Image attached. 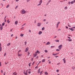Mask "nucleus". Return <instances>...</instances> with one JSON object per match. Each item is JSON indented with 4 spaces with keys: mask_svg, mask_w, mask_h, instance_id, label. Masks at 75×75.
<instances>
[{
    "mask_svg": "<svg viewBox=\"0 0 75 75\" xmlns=\"http://www.w3.org/2000/svg\"><path fill=\"white\" fill-rule=\"evenodd\" d=\"M26 11H25V10L22 9L21 11V13H22V14H25V13H26Z\"/></svg>",
    "mask_w": 75,
    "mask_h": 75,
    "instance_id": "f257e3e1",
    "label": "nucleus"
},
{
    "mask_svg": "<svg viewBox=\"0 0 75 75\" xmlns=\"http://www.w3.org/2000/svg\"><path fill=\"white\" fill-rule=\"evenodd\" d=\"M28 69L26 70V71H25H25H24L23 72L24 74H25V75H28Z\"/></svg>",
    "mask_w": 75,
    "mask_h": 75,
    "instance_id": "f03ea898",
    "label": "nucleus"
},
{
    "mask_svg": "<svg viewBox=\"0 0 75 75\" xmlns=\"http://www.w3.org/2000/svg\"><path fill=\"white\" fill-rule=\"evenodd\" d=\"M63 46L62 45H60L58 46L59 49V50H61L62 49V47Z\"/></svg>",
    "mask_w": 75,
    "mask_h": 75,
    "instance_id": "7ed1b4c3",
    "label": "nucleus"
},
{
    "mask_svg": "<svg viewBox=\"0 0 75 75\" xmlns=\"http://www.w3.org/2000/svg\"><path fill=\"white\" fill-rule=\"evenodd\" d=\"M41 25V23H38L37 24V26L38 27H40V25Z\"/></svg>",
    "mask_w": 75,
    "mask_h": 75,
    "instance_id": "20e7f679",
    "label": "nucleus"
},
{
    "mask_svg": "<svg viewBox=\"0 0 75 75\" xmlns=\"http://www.w3.org/2000/svg\"><path fill=\"white\" fill-rule=\"evenodd\" d=\"M29 50V48L28 47H27L25 51V52H27L28 51V50Z\"/></svg>",
    "mask_w": 75,
    "mask_h": 75,
    "instance_id": "39448f33",
    "label": "nucleus"
},
{
    "mask_svg": "<svg viewBox=\"0 0 75 75\" xmlns=\"http://www.w3.org/2000/svg\"><path fill=\"white\" fill-rule=\"evenodd\" d=\"M63 61L64 62V63L65 64L66 63V60L65 58H64L63 59Z\"/></svg>",
    "mask_w": 75,
    "mask_h": 75,
    "instance_id": "423d86ee",
    "label": "nucleus"
},
{
    "mask_svg": "<svg viewBox=\"0 0 75 75\" xmlns=\"http://www.w3.org/2000/svg\"><path fill=\"white\" fill-rule=\"evenodd\" d=\"M13 74V75H17V73H16V72H15Z\"/></svg>",
    "mask_w": 75,
    "mask_h": 75,
    "instance_id": "0eeeda50",
    "label": "nucleus"
},
{
    "mask_svg": "<svg viewBox=\"0 0 75 75\" xmlns=\"http://www.w3.org/2000/svg\"><path fill=\"white\" fill-rule=\"evenodd\" d=\"M41 69L40 68L38 70V74H40V70Z\"/></svg>",
    "mask_w": 75,
    "mask_h": 75,
    "instance_id": "6e6552de",
    "label": "nucleus"
},
{
    "mask_svg": "<svg viewBox=\"0 0 75 75\" xmlns=\"http://www.w3.org/2000/svg\"><path fill=\"white\" fill-rule=\"evenodd\" d=\"M51 0H50L47 3V4H46V6H48V5L49 4L50 2H51Z\"/></svg>",
    "mask_w": 75,
    "mask_h": 75,
    "instance_id": "1a4fd4ad",
    "label": "nucleus"
},
{
    "mask_svg": "<svg viewBox=\"0 0 75 75\" xmlns=\"http://www.w3.org/2000/svg\"><path fill=\"white\" fill-rule=\"evenodd\" d=\"M42 33V32L41 31H40L38 33V34L39 35H40Z\"/></svg>",
    "mask_w": 75,
    "mask_h": 75,
    "instance_id": "9d476101",
    "label": "nucleus"
},
{
    "mask_svg": "<svg viewBox=\"0 0 75 75\" xmlns=\"http://www.w3.org/2000/svg\"><path fill=\"white\" fill-rule=\"evenodd\" d=\"M0 30L2 31L3 29V27L2 26H1L0 27Z\"/></svg>",
    "mask_w": 75,
    "mask_h": 75,
    "instance_id": "9b49d317",
    "label": "nucleus"
},
{
    "mask_svg": "<svg viewBox=\"0 0 75 75\" xmlns=\"http://www.w3.org/2000/svg\"><path fill=\"white\" fill-rule=\"evenodd\" d=\"M45 59H43L42 60V62L43 63L44 62H45Z\"/></svg>",
    "mask_w": 75,
    "mask_h": 75,
    "instance_id": "f8f14e48",
    "label": "nucleus"
},
{
    "mask_svg": "<svg viewBox=\"0 0 75 75\" xmlns=\"http://www.w3.org/2000/svg\"><path fill=\"white\" fill-rule=\"evenodd\" d=\"M24 36V34H22V33L21 34V35H20V36L21 37H23Z\"/></svg>",
    "mask_w": 75,
    "mask_h": 75,
    "instance_id": "ddd939ff",
    "label": "nucleus"
},
{
    "mask_svg": "<svg viewBox=\"0 0 75 75\" xmlns=\"http://www.w3.org/2000/svg\"><path fill=\"white\" fill-rule=\"evenodd\" d=\"M69 29L71 30L72 31H74V30L72 28H69Z\"/></svg>",
    "mask_w": 75,
    "mask_h": 75,
    "instance_id": "4468645a",
    "label": "nucleus"
},
{
    "mask_svg": "<svg viewBox=\"0 0 75 75\" xmlns=\"http://www.w3.org/2000/svg\"><path fill=\"white\" fill-rule=\"evenodd\" d=\"M5 24V23L4 22V23H3L2 24L1 26L3 27L4 25Z\"/></svg>",
    "mask_w": 75,
    "mask_h": 75,
    "instance_id": "2eb2a0df",
    "label": "nucleus"
},
{
    "mask_svg": "<svg viewBox=\"0 0 75 75\" xmlns=\"http://www.w3.org/2000/svg\"><path fill=\"white\" fill-rule=\"evenodd\" d=\"M18 23V21H16L15 22V24L16 25H17Z\"/></svg>",
    "mask_w": 75,
    "mask_h": 75,
    "instance_id": "dca6fc26",
    "label": "nucleus"
},
{
    "mask_svg": "<svg viewBox=\"0 0 75 75\" xmlns=\"http://www.w3.org/2000/svg\"><path fill=\"white\" fill-rule=\"evenodd\" d=\"M18 57H21V56H22V54H19V53H18Z\"/></svg>",
    "mask_w": 75,
    "mask_h": 75,
    "instance_id": "f3484780",
    "label": "nucleus"
},
{
    "mask_svg": "<svg viewBox=\"0 0 75 75\" xmlns=\"http://www.w3.org/2000/svg\"><path fill=\"white\" fill-rule=\"evenodd\" d=\"M50 42H47V43H46V45H50Z\"/></svg>",
    "mask_w": 75,
    "mask_h": 75,
    "instance_id": "a211bd4d",
    "label": "nucleus"
},
{
    "mask_svg": "<svg viewBox=\"0 0 75 75\" xmlns=\"http://www.w3.org/2000/svg\"><path fill=\"white\" fill-rule=\"evenodd\" d=\"M10 45H11V43H9L7 44V46H9Z\"/></svg>",
    "mask_w": 75,
    "mask_h": 75,
    "instance_id": "6ab92c4d",
    "label": "nucleus"
},
{
    "mask_svg": "<svg viewBox=\"0 0 75 75\" xmlns=\"http://www.w3.org/2000/svg\"><path fill=\"white\" fill-rule=\"evenodd\" d=\"M10 21H9V20H8L7 21V23H10Z\"/></svg>",
    "mask_w": 75,
    "mask_h": 75,
    "instance_id": "aec40b11",
    "label": "nucleus"
},
{
    "mask_svg": "<svg viewBox=\"0 0 75 75\" xmlns=\"http://www.w3.org/2000/svg\"><path fill=\"white\" fill-rule=\"evenodd\" d=\"M36 57V55H35V54H33V57Z\"/></svg>",
    "mask_w": 75,
    "mask_h": 75,
    "instance_id": "412c9836",
    "label": "nucleus"
},
{
    "mask_svg": "<svg viewBox=\"0 0 75 75\" xmlns=\"http://www.w3.org/2000/svg\"><path fill=\"white\" fill-rule=\"evenodd\" d=\"M45 75H48V73L47 72H45Z\"/></svg>",
    "mask_w": 75,
    "mask_h": 75,
    "instance_id": "4be33fe9",
    "label": "nucleus"
},
{
    "mask_svg": "<svg viewBox=\"0 0 75 75\" xmlns=\"http://www.w3.org/2000/svg\"><path fill=\"white\" fill-rule=\"evenodd\" d=\"M2 50V48L1 47H0V52H1Z\"/></svg>",
    "mask_w": 75,
    "mask_h": 75,
    "instance_id": "5701e85b",
    "label": "nucleus"
},
{
    "mask_svg": "<svg viewBox=\"0 0 75 75\" xmlns=\"http://www.w3.org/2000/svg\"><path fill=\"white\" fill-rule=\"evenodd\" d=\"M55 41L56 42H59V40H55Z\"/></svg>",
    "mask_w": 75,
    "mask_h": 75,
    "instance_id": "b1692460",
    "label": "nucleus"
},
{
    "mask_svg": "<svg viewBox=\"0 0 75 75\" xmlns=\"http://www.w3.org/2000/svg\"><path fill=\"white\" fill-rule=\"evenodd\" d=\"M45 27H43V28H42V30H45Z\"/></svg>",
    "mask_w": 75,
    "mask_h": 75,
    "instance_id": "393cba45",
    "label": "nucleus"
},
{
    "mask_svg": "<svg viewBox=\"0 0 75 75\" xmlns=\"http://www.w3.org/2000/svg\"><path fill=\"white\" fill-rule=\"evenodd\" d=\"M42 3V0H41L39 2V3H41V4Z\"/></svg>",
    "mask_w": 75,
    "mask_h": 75,
    "instance_id": "a878e982",
    "label": "nucleus"
},
{
    "mask_svg": "<svg viewBox=\"0 0 75 75\" xmlns=\"http://www.w3.org/2000/svg\"><path fill=\"white\" fill-rule=\"evenodd\" d=\"M68 40L69 41V42H71V41H72V40H71V39H69Z\"/></svg>",
    "mask_w": 75,
    "mask_h": 75,
    "instance_id": "bb28decb",
    "label": "nucleus"
},
{
    "mask_svg": "<svg viewBox=\"0 0 75 75\" xmlns=\"http://www.w3.org/2000/svg\"><path fill=\"white\" fill-rule=\"evenodd\" d=\"M55 47L54 46H51V48H53Z\"/></svg>",
    "mask_w": 75,
    "mask_h": 75,
    "instance_id": "cd10ccee",
    "label": "nucleus"
},
{
    "mask_svg": "<svg viewBox=\"0 0 75 75\" xmlns=\"http://www.w3.org/2000/svg\"><path fill=\"white\" fill-rule=\"evenodd\" d=\"M39 50H37L36 52H35V53H39Z\"/></svg>",
    "mask_w": 75,
    "mask_h": 75,
    "instance_id": "c85d7f7f",
    "label": "nucleus"
},
{
    "mask_svg": "<svg viewBox=\"0 0 75 75\" xmlns=\"http://www.w3.org/2000/svg\"><path fill=\"white\" fill-rule=\"evenodd\" d=\"M45 52H46V53H47L48 52V51H47V50H45Z\"/></svg>",
    "mask_w": 75,
    "mask_h": 75,
    "instance_id": "c756f323",
    "label": "nucleus"
},
{
    "mask_svg": "<svg viewBox=\"0 0 75 75\" xmlns=\"http://www.w3.org/2000/svg\"><path fill=\"white\" fill-rule=\"evenodd\" d=\"M31 64V63H29V67H30Z\"/></svg>",
    "mask_w": 75,
    "mask_h": 75,
    "instance_id": "7c9ffc66",
    "label": "nucleus"
},
{
    "mask_svg": "<svg viewBox=\"0 0 75 75\" xmlns=\"http://www.w3.org/2000/svg\"><path fill=\"white\" fill-rule=\"evenodd\" d=\"M43 72V71H41L40 73V75H41Z\"/></svg>",
    "mask_w": 75,
    "mask_h": 75,
    "instance_id": "2f4dec72",
    "label": "nucleus"
},
{
    "mask_svg": "<svg viewBox=\"0 0 75 75\" xmlns=\"http://www.w3.org/2000/svg\"><path fill=\"white\" fill-rule=\"evenodd\" d=\"M30 54V52H28V56H29V55Z\"/></svg>",
    "mask_w": 75,
    "mask_h": 75,
    "instance_id": "473e14b6",
    "label": "nucleus"
},
{
    "mask_svg": "<svg viewBox=\"0 0 75 75\" xmlns=\"http://www.w3.org/2000/svg\"><path fill=\"white\" fill-rule=\"evenodd\" d=\"M39 57L38 56H37L35 58V59H37L39 58Z\"/></svg>",
    "mask_w": 75,
    "mask_h": 75,
    "instance_id": "72a5a7b5",
    "label": "nucleus"
},
{
    "mask_svg": "<svg viewBox=\"0 0 75 75\" xmlns=\"http://www.w3.org/2000/svg\"><path fill=\"white\" fill-rule=\"evenodd\" d=\"M60 22H59L57 23V25H59L60 23Z\"/></svg>",
    "mask_w": 75,
    "mask_h": 75,
    "instance_id": "f704fd0d",
    "label": "nucleus"
},
{
    "mask_svg": "<svg viewBox=\"0 0 75 75\" xmlns=\"http://www.w3.org/2000/svg\"><path fill=\"white\" fill-rule=\"evenodd\" d=\"M38 68V65H37V66L35 67V69H36L37 68Z\"/></svg>",
    "mask_w": 75,
    "mask_h": 75,
    "instance_id": "c9c22d12",
    "label": "nucleus"
},
{
    "mask_svg": "<svg viewBox=\"0 0 75 75\" xmlns=\"http://www.w3.org/2000/svg\"><path fill=\"white\" fill-rule=\"evenodd\" d=\"M41 3H40L39 4H38L37 5L38 6H40V5H41Z\"/></svg>",
    "mask_w": 75,
    "mask_h": 75,
    "instance_id": "e433bc0d",
    "label": "nucleus"
},
{
    "mask_svg": "<svg viewBox=\"0 0 75 75\" xmlns=\"http://www.w3.org/2000/svg\"><path fill=\"white\" fill-rule=\"evenodd\" d=\"M68 4H71V3H70V2H69L68 3Z\"/></svg>",
    "mask_w": 75,
    "mask_h": 75,
    "instance_id": "4c0bfd02",
    "label": "nucleus"
},
{
    "mask_svg": "<svg viewBox=\"0 0 75 75\" xmlns=\"http://www.w3.org/2000/svg\"><path fill=\"white\" fill-rule=\"evenodd\" d=\"M56 71L57 72H58L59 71V70L58 69Z\"/></svg>",
    "mask_w": 75,
    "mask_h": 75,
    "instance_id": "58836bf2",
    "label": "nucleus"
},
{
    "mask_svg": "<svg viewBox=\"0 0 75 75\" xmlns=\"http://www.w3.org/2000/svg\"><path fill=\"white\" fill-rule=\"evenodd\" d=\"M9 5H7V6L6 7V8H8L9 7Z\"/></svg>",
    "mask_w": 75,
    "mask_h": 75,
    "instance_id": "ea45409f",
    "label": "nucleus"
},
{
    "mask_svg": "<svg viewBox=\"0 0 75 75\" xmlns=\"http://www.w3.org/2000/svg\"><path fill=\"white\" fill-rule=\"evenodd\" d=\"M56 51H60V50L58 49H57L56 50Z\"/></svg>",
    "mask_w": 75,
    "mask_h": 75,
    "instance_id": "a19ab883",
    "label": "nucleus"
},
{
    "mask_svg": "<svg viewBox=\"0 0 75 75\" xmlns=\"http://www.w3.org/2000/svg\"><path fill=\"white\" fill-rule=\"evenodd\" d=\"M52 55H54V56H55V55H57V54H53Z\"/></svg>",
    "mask_w": 75,
    "mask_h": 75,
    "instance_id": "79ce46f5",
    "label": "nucleus"
},
{
    "mask_svg": "<svg viewBox=\"0 0 75 75\" xmlns=\"http://www.w3.org/2000/svg\"><path fill=\"white\" fill-rule=\"evenodd\" d=\"M6 55V53L5 52L4 53V56H5Z\"/></svg>",
    "mask_w": 75,
    "mask_h": 75,
    "instance_id": "37998d69",
    "label": "nucleus"
},
{
    "mask_svg": "<svg viewBox=\"0 0 75 75\" xmlns=\"http://www.w3.org/2000/svg\"><path fill=\"white\" fill-rule=\"evenodd\" d=\"M18 6H16L15 8V9H17V8H18Z\"/></svg>",
    "mask_w": 75,
    "mask_h": 75,
    "instance_id": "c03bdc74",
    "label": "nucleus"
},
{
    "mask_svg": "<svg viewBox=\"0 0 75 75\" xmlns=\"http://www.w3.org/2000/svg\"><path fill=\"white\" fill-rule=\"evenodd\" d=\"M64 8L65 9H67L68 8V7H64Z\"/></svg>",
    "mask_w": 75,
    "mask_h": 75,
    "instance_id": "a18cd8bd",
    "label": "nucleus"
},
{
    "mask_svg": "<svg viewBox=\"0 0 75 75\" xmlns=\"http://www.w3.org/2000/svg\"><path fill=\"white\" fill-rule=\"evenodd\" d=\"M35 62H33V63L32 64V65H34V64H35Z\"/></svg>",
    "mask_w": 75,
    "mask_h": 75,
    "instance_id": "49530a36",
    "label": "nucleus"
},
{
    "mask_svg": "<svg viewBox=\"0 0 75 75\" xmlns=\"http://www.w3.org/2000/svg\"><path fill=\"white\" fill-rule=\"evenodd\" d=\"M55 57L56 58H57L58 57V56H55Z\"/></svg>",
    "mask_w": 75,
    "mask_h": 75,
    "instance_id": "de8ad7c7",
    "label": "nucleus"
},
{
    "mask_svg": "<svg viewBox=\"0 0 75 75\" xmlns=\"http://www.w3.org/2000/svg\"><path fill=\"white\" fill-rule=\"evenodd\" d=\"M28 74H30L31 73V71H28Z\"/></svg>",
    "mask_w": 75,
    "mask_h": 75,
    "instance_id": "09e8293b",
    "label": "nucleus"
},
{
    "mask_svg": "<svg viewBox=\"0 0 75 75\" xmlns=\"http://www.w3.org/2000/svg\"><path fill=\"white\" fill-rule=\"evenodd\" d=\"M68 35L69 36H71V37H72V36L71 35H70L69 34V35Z\"/></svg>",
    "mask_w": 75,
    "mask_h": 75,
    "instance_id": "8fccbe9b",
    "label": "nucleus"
},
{
    "mask_svg": "<svg viewBox=\"0 0 75 75\" xmlns=\"http://www.w3.org/2000/svg\"><path fill=\"white\" fill-rule=\"evenodd\" d=\"M71 4H73V3H74V2H73V1H71Z\"/></svg>",
    "mask_w": 75,
    "mask_h": 75,
    "instance_id": "3c124183",
    "label": "nucleus"
},
{
    "mask_svg": "<svg viewBox=\"0 0 75 75\" xmlns=\"http://www.w3.org/2000/svg\"><path fill=\"white\" fill-rule=\"evenodd\" d=\"M30 1V0H27V2H29V1Z\"/></svg>",
    "mask_w": 75,
    "mask_h": 75,
    "instance_id": "603ef678",
    "label": "nucleus"
},
{
    "mask_svg": "<svg viewBox=\"0 0 75 75\" xmlns=\"http://www.w3.org/2000/svg\"><path fill=\"white\" fill-rule=\"evenodd\" d=\"M58 26H59V25H57V28H58Z\"/></svg>",
    "mask_w": 75,
    "mask_h": 75,
    "instance_id": "864d4df0",
    "label": "nucleus"
},
{
    "mask_svg": "<svg viewBox=\"0 0 75 75\" xmlns=\"http://www.w3.org/2000/svg\"><path fill=\"white\" fill-rule=\"evenodd\" d=\"M21 50H19L18 51V53H19V52H21Z\"/></svg>",
    "mask_w": 75,
    "mask_h": 75,
    "instance_id": "5fc2aeb1",
    "label": "nucleus"
},
{
    "mask_svg": "<svg viewBox=\"0 0 75 75\" xmlns=\"http://www.w3.org/2000/svg\"><path fill=\"white\" fill-rule=\"evenodd\" d=\"M29 32L31 33V30H29Z\"/></svg>",
    "mask_w": 75,
    "mask_h": 75,
    "instance_id": "6e6d98bb",
    "label": "nucleus"
},
{
    "mask_svg": "<svg viewBox=\"0 0 75 75\" xmlns=\"http://www.w3.org/2000/svg\"><path fill=\"white\" fill-rule=\"evenodd\" d=\"M67 38H69V39H71V38L70 37H67Z\"/></svg>",
    "mask_w": 75,
    "mask_h": 75,
    "instance_id": "4d7b16f0",
    "label": "nucleus"
},
{
    "mask_svg": "<svg viewBox=\"0 0 75 75\" xmlns=\"http://www.w3.org/2000/svg\"><path fill=\"white\" fill-rule=\"evenodd\" d=\"M6 19H4V22H6Z\"/></svg>",
    "mask_w": 75,
    "mask_h": 75,
    "instance_id": "13d9d810",
    "label": "nucleus"
},
{
    "mask_svg": "<svg viewBox=\"0 0 75 75\" xmlns=\"http://www.w3.org/2000/svg\"><path fill=\"white\" fill-rule=\"evenodd\" d=\"M25 45H26L27 44V42H25Z\"/></svg>",
    "mask_w": 75,
    "mask_h": 75,
    "instance_id": "bf43d9fd",
    "label": "nucleus"
},
{
    "mask_svg": "<svg viewBox=\"0 0 75 75\" xmlns=\"http://www.w3.org/2000/svg\"><path fill=\"white\" fill-rule=\"evenodd\" d=\"M73 29H75V27H73V28H72Z\"/></svg>",
    "mask_w": 75,
    "mask_h": 75,
    "instance_id": "052dcab7",
    "label": "nucleus"
},
{
    "mask_svg": "<svg viewBox=\"0 0 75 75\" xmlns=\"http://www.w3.org/2000/svg\"><path fill=\"white\" fill-rule=\"evenodd\" d=\"M57 37V36H55L54 37V38H56Z\"/></svg>",
    "mask_w": 75,
    "mask_h": 75,
    "instance_id": "680f3d73",
    "label": "nucleus"
},
{
    "mask_svg": "<svg viewBox=\"0 0 75 75\" xmlns=\"http://www.w3.org/2000/svg\"><path fill=\"white\" fill-rule=\"evenodd\" d=\"M1 66V62H0V66Z\"/></svg>",
    "mask_w": 75,
    "mask_h": 75,
    "instance_id": "e2e57ef3",
    "label": "nucleus"
},
{
    "mask_svg": "<svg viewBox=\"0 0 75 75\" xmlns=\"http://www.w3.org/2000/svg\"><path fill=\"white\" fill-rule=\"evenodd\" d=\"M46 19H44V21H46Z\"/></svg>",
    "mask_w": 75,
    "mask_h": 75,
    "instance_id": "0e129e2a",
    "label": "nucleus"
},
{
    "mask_svg": "<svg viewBox=\"0 0 75 75\" xmlns=\"http://www.w3.org/2000/svg\"><path fill=\"white\" fill-rule=\"evenodd\" d=\"M66 28H67V29H68V27L67 26H66Z\"/></svg>",
    "mask_w": 75,
    "mask_h": 75,
    "instance_id": "69168bd1",
    "label": "nucleus"
},
{
    "mask_svg": "<svg viewBox=\"0 0 75 75\" xmlns=\"http://www.w3.org/2000/svg\"><path fill=\"white\" fill-rule=\"evenodd\" d=\"M6 73L5 72H4V75H5Z\"/></svg>",
    "mask_w": 75,
    "mask_h": 75,
    "instance_id": "338daca9",
    "label": "nucleus"
},
{
    "mask_svg": "<svg viewBox=\"0 0 75 75\" xmlns=\"http://www.w3.org/2000/svg\"><path fill=\"white\" fill-rule=\"evenodd\" d=\"M19 1V0H16V2L18 1Z\"/></svg>",
    "mask_w": 75,
    "mask_h": 75,
    "instance_id": "774afa93",
    "label": "nucleus"
}]
</instances>
